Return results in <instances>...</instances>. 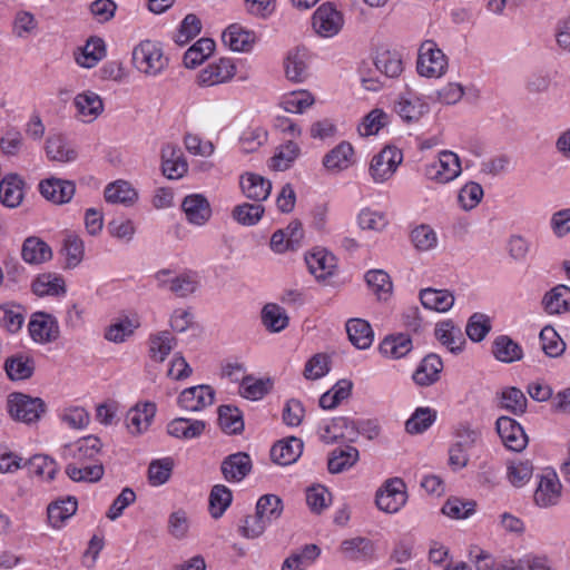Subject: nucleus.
I'll use <instances>...</instances> for the list:
<instances>
[{
	"label": "nucleus",
	"instance_id": "5",
	"mask_svg": "<svg viewBox=\"0 0 570 570\" xmlns=\"http://www.w3.org/2000/svg\"><path fill=\"white\" fill-rule=\"evenodd\" d=\"M403 160L402 151L386 146L375 155L370 165V173L376 183H383L392 177Z\"/></svg>",
	"mask_w": 570,
	"mask_h": 570
},
{
	"label": "nucleus",
	"instance_id": "63",
	"mask_svg": "<svg viewBox=\"0 0 570 570\" xmlns=\"http://www.w3.org/2000/svg\"><path fill=\"white\" fill-rule=\"evenodd\" d=\"M299 153V147L296 142L289 140L272 157L271 167L275 170H286L291 164L296 159Z\"/></svg>",
	"mask_w": 570,
	"mask_h": 570
},
{
	"label": "nucleus",
	"instance_id": "18",
	"mask_svg": "<svg viewBox=\"0 0 570 570\" xmlns=\"http://www.w3.org/2000/svg\"><path fill=\"white\" fill-rule=\"evenodd\" d=\"M224 478L229 482H239L252 470L250 456L245 452H237L224 459L220 466Z\"/></svg>",
	"mask_w": 570,
	"mask_h": 570
},
{
	"label": "nucleus",
	"instance_id": "44",
	"mask_svg": "<svg viewBox=\"0 0 570 570\" xmlns=\"http://www.w3.org/2000/svg\"><path fill=\"white\" fill-rule=\"evenodd\" d=\"M218 422L222 430L228 434H239L244 430L242 412L232 405L218 407Z\"/></svg>",
	"mask_w": 570,
	"mask_h": 570
},
{
	"label": "nucleus",
	"instance_id": "52",
	"mask_svg": "<svg viewBox=\"0 0 570 570\" xmlns=\"http://www.w3.org/2000/svg\"><path fill=\"white\" fill-rule=\"evenodd\" d=\"M265 212L262 204L243 203L234 207L232 217L244 226H253L261 220Z\"/></svg>",
	"mask_w": 570,
	"mask_h": 570
},
{
	"label": "nucleus",
	"instance_id": "54",
	"mask_svg": "<svg viewBox=\"0 0 570 570\" xmlns=\"http://www.w3.org/2000/svg\"><path fill=\"white\" fill-rule=\"evenodd\" d=\"M24 465L29 468L31 473L39 476H46L48 480H53L58 471L56 461L45 454H36L29 460L24 461Z\"/></svg>",
	"mask_w": 570,
	"mask_h": 570
},
{
	"label": "nucleus",
	"instance_id": "37",
	"mask_svg": "<svg viewBox=\"0 0 570 570\" xmlns=\"http://www.w3.org/2000/svg\"><path fill=\"white\" fill-rule=\"evenodd\" d=\"M105 199L111 204L131 206L138 198L135 188L128 181L117 180L109 184L104 193Z\"/></svg>",
	"mask_w": 570,
	"mask_h": 570
},
{
	"label": "nucleus",
	"instance_id": "57",
	"mask_svg": "<svg viewBox=\"0 0 570 570\" xmlns=\"http://www.w3.org/2000/svg\"><path fill=\"white\" fill-rule=\"evenodd\" d=\"M75 105L82 116H90L95 119L104 110L101 98L95 92H83L77 95Z\"/></svg>",
	"mask_w": 570,
	"mask_h": 570
},
{
	"label": "nucleus",
	"instance_id": "45",
	"mask_svg": "<svg viewBox=\"0 0 570 570\" xmlns=\"http://www.w3.org/2000/svg\"><path fill=\"white\" fill-rule=\"evenodd\" d=\"M215 41L209 38H202L194 43L184 55V65L187 68H196L207 59L215 50Z\"/></svg>",
	"mask_w": 570,
	"mask_h": 570
},
{
	"label": "nucleus",
	"instance_id": "8",
	"mask_svg": "<svg viewBox=\"0 0 570 570\" xmlns=\"http://www.w3.org/2000/svg\"><path fill=\"white\" fill-rule=\"evenodd\" d=\"M303 237V225L299 220L294 219L286 228L274 232L269 245L275 253L279 254L286 250H296L301 247Z\"/></svg>",
	"mask_w": 570,
	"mask_h": 570
},
{
	"label": "nucleus",
	"instance_id": "41",
	"mask_svg": "<svg viewBox=\"0 0 570 570\" xmlns=\"http://www.w3.org/2000/svg\"><path fill=\"white\" fill-rule=\"evenodd\" d=\"M106 45L101 38L90 37L76 61L81 67L92 68L106 57Z\"/></svg>",
	"mask_w": 570,
	"mask_h": 570
},
{
	"label": "nucleus",
	"instance_id": "34",
	"mask_svg": "<svg viewBox=\"0 0 570 570\" xmlns=\"http://www.w3.org/2000/svg\"><path fill=\"white\" fill-rule=\"evenodd\" d=\"M21 255L24 262L37 265L50 261L52 250L46 242L31 236L23 242Z\"/></svg>",
	"mask_w": 570,
	"mask_h": 570
},
{
	"label": "nucleus",
	"instance_id": "56",
	"mask_svg": "<svg viewBox=\"0 0 570 570\" xmlns=\"http://www.w3.org/2000/svg\"><path fill=\"white\" fill-rule=\"evenodd\" d=\"M305 53L298 48L291 51L285 59V73L291 81L301 82L306 75Z\"/></svg>",
	"mask_w": 570,
	"mask_h": 570
},
{
	"label": "nucleus",
	"instance_id": "4",
	"mask_svg": "<svg viewBox=\"0 0 570 570\" xmlns=\"http://www.w3.org/2000/svg\"><path fill=\"white\" fill-rule=\"evenodd\" d=\"M406 501V484L401 478L387 479L375 495L376 507L386 513H396Z\"/></svg>",
	"mask_w": 570,
	"mask_h": 570
},
{
	"label": "nucleus",
	"instance_id": "61",
	"mask_svg": "<svg viewBox=\"0 0 570 570\" xmlns=\"http://www.w3.org/2000/svg\"><path fill=\"white\" fill-rule=\"evenodd\" d=\"M491 331V322L490 318L480 313H474L466 324V335L473 342H481Z\"/></svg>",
	"mask_w": 570,
	"mask_h": 570
},
{
	"label": "nucleus",
	"instance_id": "11",
	"mask_svg": "<svg viewBox=\"0 0 570 570\" xmlns=\"http://www.w3.org/2000/svg\"><path fill=\"white\" fill-rule=\"evenodd\" d=\"M39 191L47 200L62 205L72 199L76 185L72 180L50 177L40 181Z\"/></svg>",
	"mask_w": 570,
	"mask_h": 570
},
{
	"label": "nucleus",
	"instance_id": "59",
	"mask_svg": "<svg viewBox=\"0 0 570 570\" xmlns=\"http://www.w3.org/2000/svg\"><path fill=\"white\" fill-rule=\"evenodd\" d=\"M540 341L542 343V351L550 357H558L566 350L564 342L552 326H546L541 330Z\"/></svg>",
	"mask_w": 570,
	"mask_h": 570
},
{
	"label": "nucleus",
	"instance_id": "22",
	"mask_svg": "<svg viewBox=\"0 0 570 570\" xmlns=\"http://www.w3.org/2000/svg\"><path fill=\"white\" fill-rule=\"evenodd\" d=\"M156 414V404L146 402L130 409L126 416L127 428L131 434H139L147 430Z\"/></svg>",
	"mask_w": 570,
	"mask_h": 570
},
{
	"label": "nucleus",
	"instance_id": "20",
	"mask_svg": "<svg viewBox=\"0 0 570 570\" xmlns=\"http://www.w3.org/2000/svg\"><path fill=\"white\" fill-rule=\"evenodd\" d=\"M443 362L438 354L430 353L421 361L413 373V381L420 386H430L439 381Z\"/></svg>",
	"mask_w": 570,
	"mask_h": 570
},
{
	"label": "nucleus",
	"instance_id": "10",
	"mask_svg": "<svg viewBox=\"0 0 570 570\" xmlns=\"http://www.w3.org/2000/svg\"><path fill=\"white\" fill-rule=\"evenodd\" d=\"M343 26V17L335 7L327 2L323 3L313 14V28L323 37L336 35Z\"/></svg>",
	"mask_w": 570,
	"mask_h": 570
},
{
	"label": "nucleus",
	"instance_id": "51",
	"mask_svg": "<svg viewBox=\"0 0 570 570\" xmlns=\"http://www.w3.org/2000/svg\"><path fill=\"white\" fill-rule=\"evenodd\" d=\"M2 325L8 332L14 334L19 332L26 321V308L22 305L6 303L2 304Z\"/></svg>",
	"mask_w": 570,
	"mask_h": 570
},
{
	"label": "nucleus",
	"instance_id": "40",
	"mask_svg": "<svg viewBox=\"0 0 570 570\" xmlns=\"http://www.w3.org/2000/svg\"><path fill=\"white\" fill-rule=\"evenodd\" d=\"M32 292L37 296H58L66 293L65 281L56 274H40L32 283Z\"/></svg>",
	"mask_w": 570,
	"mask_h": 570
},
{
	"label": "nucleus",
	"instance_id": "27",
	"mask_svg": "<svg viewBox=\"0 0 570 570\" xmlns=\"http://www.w3.org/2000/svg\"><path fill=\"white\" fill-rule=\"evenodd\" d=\"M161 159L163 174L169 179L180 178L187 171V163L181 158V151L176 146L164 147Z\"/></svg>",
	"mask_w": 570,
	"mask_h": 570
},
{
	"label": "nucleus",
	"instance_id": "53",
	"mask_svg": "<svg viewBox=\"0 0 570 570\" xmlns=\"http://www.w3.org/2000/svg\"><path fill=\"white\" fill-rule=\"evenodd\" d=\"M175 343V337L171 336L168 331H163L150 336V356L158 362H164L171 352Z\"/></svg>",
	"mask_w": 570,
	"mask_h": 570
},
{
	"label": "nucleus",
	"instance_id": "42",
	"mask_svg": "<svg viewBox=\"0 0 570 570\" xmlns=\"http://www.w3.org/2000/svg\"><path fill=\"white\" fill-rule=\"evenodd\" d=\"M283 510V501L276 494L262 495L258 499L255 508V511L259 514V518H263L268 525L281 518Z\"/></svg>",
	"mask_w": 570,
	"mask_h": 570
},
{
	"label": "nucleus",
	"instance_id": "19",
	"mask_svg": "<svg viewBox=\"0 0 570 570\" xmlns=\"http://www.w3.org/2000/svg\"><path fill=\"white\" fill-rule=\"evenodd\" d=\"M303 446V441L299 438L289 436L272 446L271 458L273 462L279 465H289L302 455Z\"/></svg>",
	"mask_w": 570,
	"mask_h": 570
},
{
	"label": "nucleus",
	"instance_id": "16",
	"mask_svg": "<svg viewBox=\"0 0 570 570\" xmlns=\"http://www.w3.org/2000/svg\"><path fill=\"white\" fill-rule=\"evenodd\" d=\"M239 185L243 194L257 204L266 200L272 191V183L255 173H245L240 176Z\"/></svg>",
	"mask_w": 570,
	"mask_h": 570
},
{
	"label": "nucleus",
	"instance_id": "38",
	"mask_svg": "<svg viewBox=\"0 0 570 570\" xmlns=\"http://www.w3.org/2000/svg\"><path fill=\"white\" fill-rule=\"evenodd\" d=\"M341 550L345 558L354 561L371 559L374 554V544L367 538L356 537L344 540Z\"/></svg>",
	"mask_w": 570,
	"mask_h": 570
},
{
	"label": "nucleus",
	"instance_id": "26",
	"mask_svg": "<svg viewBox=\"0 0 570 570\" xmlns=\"http://www.w3.org/2000/svg\"><path fill=\"white\" fill-rule=\"evenodd\" d=\"M3 368L11 381L28 380L33 375L35 360L29 355L19 353L8 357Z\"/></svg>",
	"mask_w": 570,
	"mask_h": 570
},
{
	"label": "nucleus",
	"instance_id": "48",
	"mask_svg": "<svg viewBox=\"0 0 570 570\" xmlns=\"http://www.w3.org/2000/svg\"><path fill=\"white\" fill-rule=\"evenodd\" d=\"M435 419V410L431 407H417L405 422V430L410 434L423 433L434 423Z\"/></svg>",
	"mask_w": 570,
	"mask_h": 570
},
{
	"label": "nucleus",
	"instance_id": "2",
	"mask_svg": "<svg viewBox=\"0 0 570 570\" xmlns=\"http://www.w3.org/2000/svg\"><path fill=\"white\" fill-rule=\"evenodd\" d=\"M132 62L140 72L148 76H157L168 66L161 46L151 40H144L135 47Z\"/></svg>",
	"mask_w": 570,
	"mask_h": 570
},
{
	"label": "nucleus",
	"instance_id": "62",
	"mask_svg": "<svg viewBox=\"0 0 570 570\" xmlns=\"http://www.w3.org/2000/svg\"><path fill=\"white\" fill-rule=\"evenodd\" d=\"M174 462L170 458L154 460L148 466V479L153 485H161L171 475Z\"/></svg>",
	"mask_w": 570,
	"mask_h": 570
},
{
	"label": "nucleus",
	"instance_id": "58",
	"mask_svg": "<svg viewBox=\"0 0 570 570\" xmlns=\"http://www.w3.org/2000/svg\"><path fill=\"white\" fill-rule=\"evenodd\" d=\"M62 250L66 255L67 267L75 268L83 258L85 245L79 236L71 234L65 238Z\"/></svg>",
	"mask_w": 570,
	"mask_h": 570
},
{
	"label": "nucleus",
	"instance_id": "32",
	"mask_svg": "<svg viewBox=\"0 0 570 570\" xmlns=\"http://www.w3.org/2000/svg\"><path fill=\"white\" fill-rule=\"evenodd\" d=\"M422 305L431 311L448 312L454 303V296L446 289L424 288L420 292Z\"/></svg>",
	"mask_w": 570,
	"mask_h": 570
},
{
	"label": "nucleus",
	"instance_id": "50",
	"mask_svg": "<svg viewBox=\"0 0 570 570\" xmlns=\"http://www.w3.org/2000/svg\"><path fill=\"white\" fill-rule=\"evenodd\" d=\"M374 65L386 77L395 78L403 71L401 56L396 51L384 50L377 53Z\"/></svg>",
	"mask_w": 570,
	"mask_h": 570
},
{
	"label": "nucleus",
	"instance_id": "28",
	"mask_svg": "<svg viewBox=\"0 0 570 570\" xmlns=\"http://www.w3.org/2000/svg\"><path fill=\"white\" fill-rule=\"evenodd\" d=\"M222 38L233 51H248L254 45L256 36L252 30H247L238 23H233L223 32Z\"/></svg>",
	"mask_w": 570,
	"mask_h": 570
},
{
	"label": "nucleus",
	"instance_id": "64",
	"mask_svg": "<svg viewBox=\"0 0 570 570\" xmlns=\"http://www.w3.org/2000/svg\"><path fill=\"white\" fill-rule=\"evenodd\" d=\"M411 239L419 250H429L436 245L438 237L429 225L422 224L412 230Z\"/></svg>",
	"mask_w": 570,
	"mask_h": 570
},
{
	"label": "nucleus",
	"instance_id": "43",
	"mask_svg": "<svg viewBox=\"0 0 570 570\" xmlns=\"http://www.w3.org/2000/svg\"><path fill=\"white\" fill-rule=\"evenodd\" d=\"M46 153L50 160L67 163L77 158V151L62 136H50L46 141Z\"/></svg>",
	"mask_w": 570,
	"mask_h": 570
},
{
	"label": "nucleus",
	"instance_id": "46",
	"mask_svg": "<svg viewBox=\"0 0 570 570\" xmlns=\"http://www.w3.org/2000/svg\"><path fill=\"white\" fill-rule=\"evenodd\" d=\"M288 321L285 309L275 303H268L262 309V322L271 332L283 331L288 325Z\"/></svg>",
	"mask_w": 570,
	"mask_h": 570
},
{
	"label": "nucleus",
	"instance_id": "47",
	"mask_svg": "<svg viewBox=\"0 0 570 570\" xmlns=\"http://www.w3.org/2000/svg\"><path fill=\"white\" fill-rule=\"evenodd\" d=\"M365 282L380 299H387L392 294L393 284L390 275L383 269H371L365 274Z\"/></svg>",
	"mask_w": 570,
	"mask_h": 570
},
{
	"label": "nucleus",
	"instance_id": "14",
	"mask_svg": "<svg viewBox=\"0 0 570 570\" xmlns=\"http://www.w3.org/2000/svg\"><path fill=\"white\" fill-rule=\"evenodd\" d=\"M236 73V66L229 58H220L217 62L208 65L198 76L203 86H214L230 80Z\"/></svg>",
	"mask_w": 570,
	"mask_h": 570
},
{
	"label": "nucleus",
	"instance_id": "15",
	"mask_svg": "<svg viewBox=\"0 0 570 570\" xmlns=\"http://www.w3.org/2000/svg\"><path fill=\"white\" fill-rule=\"evenodd\" d=\"M181 208L190 224L202 226L212 217L208 199L202 194H191L184 198Z\"/></svg>",
	"mask_w": 570,
	"mask_h": 570
},
{
	"label": "nucleus",
	"instance_id": "33",
	"mask_svg": "<svg viewBox=\"0 0 570 570\" xmlns=\"http://www.w3.org/2000/svg\"><path fill=\"white\" fill-rule=\"evenodd\" d=\"M353 154V146L342 141L324 156L323 165L330 171H342L350 167Z\"/></svg>",
	"mask_w": 570,
	"mask_h": 570
},
{
	"label": "nucleus",
	"instance_id": "17",
	"mask_svg": "<svg viewBox=\"0 0 570 570\" xmlns=\"http://www.w3.org/2000/svg\"><path fill=\"white\" fill-rule=\"evenodd\" d=\"M305 262L311 274L317 279H325L333 275L336 268V258L325 248H314L305 255Z\"/></svg>",
	"mask_w": 570,
	"mask_h": 570
},
{
	"label": "nucleus",
	"instance_id": "24",
	"mask_svg": "<svg viewBox=\"0 0 570 570\" xmlns=\"http://www.w3.org/2000/svg\"><path fill=\"white\" fill-rule=\"evenodd\" d=\"M435 337L454 354L462 352L465 343L461 328L455 326L452 320L436 324Z\"/></svg>",
	"mask_w": 570,
	"mask_h": 570
},
{
	"label": "nucleus",
	"instance_id": "21",
	"mask_svg": "<svg viewBox=\"0 0 570 570\" xmlns=\"http://www.w3.org/2000/svg\"><path fill=\"white\" fill-rule=\"evenodd\" d=\"M24 188L26 181L20 175L10 173L2 177V206L18 207L24 198Z\"/></svg>",
	"mask_w": 570,
	"mask_h": 570
},
{
	"label": "nucleus",
	"instance_id": "31",
	"mask_svg": "<svg viewBox=\"0 0 570 570\" xmlns=\"http://www.w3.org/2000/svg\"><path fill=\"white\" fill-rule=\"evenodd\" d=\"M542 305L548 314H562L570 311V287L557 285L547 292Z\"/></svg>",
	"mask_w": 570,
	"mask_h": 570
},
{
	"label": "nucleus",
	"instance_id": "29",
	"mask_svg": "<svg viewBox=\"0 0 570 570\" xmlns=\"http://www.w3.org/2000/svg\"><path fill=\"white\" fill-rule=\"evenodd\" d=\"M413 348L410 335L404 333L387 335L380 344L382 355L391 358H401L407 355Z\"/></svg>",
	"mask_w": 570,
	"mask_h": 570
},
{
	"label": "nucleus",
	"instance_id": "23",
	"mask_svg": "<svg viewBox=\"0 0 570 570\" xmlns=\"http://www.w3.org/2000/svg\"><path fill=\"white\" fill-rule=\"evenodd\" d=\"M358 459H360V452L356 448H354L352 445L336 448L328 455V460H327L328 472L332 474L342 473V472L351 469L353 465H355L356 462L358 461Z\"/></svg>",
	"mask_w": 570,
	"mask_h": 570
},
{
	"label": "nucleus",
	"instance_id": "25",
	"mask_svg": "<svg viewBox=\"0 0 570 570\" xmlns=\"http://www.w3.org/2000/svg\"><path fill=\"white\" fill-rule=\"evenodd\" d=\"M206 429V423L202 420H191L187 417H176L167 425L169 435L176 439L190 440L199 438Z\"/></svg>",
	"mask_w": 570,
	"mask_h": 570
},
{
	"label": "nucleus",
	"instance_id": "39",
	"mask_svg": "<svg viewBox=\"0 0 570 570\" xmlns=\"http://www.w3.org/2000/svg\"><path fill=\"white\" fill-rule=\"evenodd\" d=\"M395 110L404 121L411 124L419 121L429 111V106L419 97L402 96L395 106Z\"/></svg>",
	"mask_w": 570,
	"mask_h": 570
},
{
	"label": "nucleus",
	"instance_id": "36",
	"mask_svg": "<svg viewBox=\"0 0 570 570\" xmlns=\"http://www.w3.org/2000/svg\"><path fill=\"white\" fill-rule=\"evenodd\" d=\"M78 508L75 497H67L63 500H57L48 505V520L53 528H60L66 520L72 517Z\"/></svg>",
	"mask_w": 570,
	"mask_h": 570
},
{
	"label": "nucleus",
	"instance_id": "35",
	"mask_svg": "<svg viewBox=\"0 0 570 570\" xmlns=\"http://www.w3.org/2000/svg\"><path fill=\"white\" fill-rule=\"evenodd\" d=\"M492 353L503 363H513L523 356L522 347L508 335H500L493 341Z\"/></svg>",
	"mask_w": 570,
	"mask_h": 570
},
{
	"label": "nucleus",
	"instance_id": "13",
	"mask_svg": "<svg viewBox=\"0 0 570 570\" xmlns=\"http://www.w3.org/2000/svg\"><path fill=\"white\" fill-rule=\"evenodd\" d=\"M561 483L553 471L543 474L534 492L533 499L537 505L548 508L556 505L561 497Z\"/></svg>",
	"mask_w": 570,
	"mask_h": 570
},
{
	"label": "nucleus",
	"instance_id": "30",
	"mask_svg": "<svg viewBox=\"0 0 570 570\" xmlns=\"http://www.w3.org/2000/svg\"><path fill=\"white\" fill-rule=\"evenodd\" d=\"M346 332L351 343L360 350H366L372 345L374 333L371 324L362 318H351L346 322Z\"/></svg>",
	"mask_w": 570,
	"mask_h": 570
},
{
	"label": "nucleus",
	"instance_id": "9",
	"mask_svg": "<svg viewBox=\"0 0 570 570\" xmlns=\"http://www.w3.org/2000/svg\"><path fill=\"white\" fill-rule=\"evenodd\" d=\"M426 176L439 183H448L461 173V163L456 154L444 150L440 153L439 160L426 167Z\"/></svg>",
	"mask_w": 570,
	"mask_h": 570
},
{
	"label": "nucleus",
	"instance_id": "12",
	"mask_svg": "<svg viewBox=\"0 0 570 570\" xmlns=\"http://www.w3.org/2000/svg\"><path fill=\"white\" fill-rule=\"evenodd\" d=\"M215 400V391L209 385H197L185 389L178 396V404L189 412H198L212 405Z\"/></svg>",
	"mask_w": 570,
	"mask_h": 570
},
{
	"label": "nucleus",
	"instance_id": "1",
	"mask_svg": "<svg viewBox=\"0 0 570 570\" xmlns=\"http://www.w3.org/2000/svg\"><path fill=\"white\" fill-rule=\"evenodd\" d=\"M7 409L14 421L31 424L38 422L47 411V404L40 397L14 392L8 396Z\"/></svg>",
	"mask_w": 570,
	"mask_h": 570
},
{
	"label": "nucleus",
	"instance_id": "55",
	"mask_svg": "<svg viewBox=\"0 0 570 570\" xmlns=\"http://www.w3.org/2000/svg\"><path fill=\"white\" fill-rule=\"evenodd\" d=\"M501 407L514 415H521L527 411V397L518 387H508L501 394Z\"/></svg>",
	"mask_w": 570,
	"mask_h": 570
},
{
	"label": "nucleus",
	"instance_id": "60",
	"mask_svg": "<svg viewBox=\"0 0 570 570\" xmlns=\"http://www.w3.org/2000/svg\"><path fill=\"white\" fill-rule=\"evenodd\" d=\"M474 501H463L459 498H450L442 508V513L452 519H466L475 511Z\"/></svg>",
	"mask_w": 570,
	"mask_h": 570
},
{
	"label": "nucleus",
	"instance_id": "7",
	"mask_svg": "<svg viewBox=\"0 0 570 570\" xmlns=\"http://www.w3.org/2000/svg\"><path fill=\"white\" fill-rule=\"evenodd\" d=\"M495 430L507 449L521 452L528 444V435L519 422L510 416H500Z\"/></svg>",
	"mask_w": 570,
	"mask_h": 570
},
{
	"label": "nucleus",
	"instance_id": "6",
	"mask_svg": "<svg viewBox=\"0 0 570 570\" xmlns=\"http://www.w3.org/2000/svg\"><path fill=\"white\" fill-rule=\"evenodd\" d=\"M28 331L31 338L41 344L52 343L60 336L58 321L49 313L35 312L29 321Z\"/></svg>",
	"mask_w": 570,
	"mask_h": 570
},
{
	"label": "nucleus",
	"instance_id": "3",
	"mask_svg": "<svg viewBox=\"0 0 570 570\" xmlns=\"http://www.w3.org/2000/svg\"><path fill=\"white\" fill-rule=\"evenodd\" d=\"M448 67V58L433 40H425L419 48L416 70L428 78L441 77Z\"/></svg>",
	"mask_w": 570,
	"mask_h": 570
},
{
	"label": "nucleus",
	"instance_id": "49",
	"mask_svg": "<svg viewBox=\"0 0 570 570\" xmlns=\"http://www.w3.org/2000/svg\"><path fill=\"white\" fill-rule=\"evenodd\" d=\"M233 501L232 491L223 484L212 488L209 494V511L214 519H219Z\"/></svg>",
	"mask_w": 570,
	"mask_h": 570
}]
</instances>
